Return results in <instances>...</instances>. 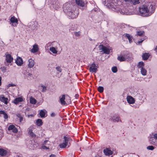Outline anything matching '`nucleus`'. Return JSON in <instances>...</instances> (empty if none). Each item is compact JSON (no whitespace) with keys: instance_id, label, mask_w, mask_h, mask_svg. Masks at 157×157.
<instances>
[{"instance_id":"1","label":"nucleus","mask_w":157,"mask_h":157,"mask_svg":"<svg viewBox=\"0 0 157 157\" xmlns=\"http://www.w3.org/2000/svg\"><path fill=\"white\" fill-rule=\"evenodd\" d=\"M155 10L154 6L151 4L150 6L144 5L140 6L138 10V14L144 17H147L151 15Z\"/></svg>"},{"instance_id":"2","label":"nucleus","mask_w":157,"mask_h":157,"mask_svg":"<svg viewBox=\"0 0 157 157\" xmlns=\"http://www.w3.org/2000/svg\"><path fill=\"white\" fill-rule=\"evenodd\" d=\"M63 8L64 12L67 13L71 18L73 19L78 17L79 13L78 10L73 5L66 3L64 5Z\"/></svg>"},{"instance_id":"3","label":"nucleus","mask_w":157,"mask_h":157,"mask_svg":"<svg viewBox=\"0 0 157 157\" xmlns=\"http://www.w3.org/2000/svg\"><path fill=\"white\" fill-rule=\"evenodd\" d=\"M109 120L113 122H119V121H121L120 120V117L119 116L116 114H115L113 115H111L110 116V118Z\"/></svg>"},{"instance_id":"4","label":"nucleus","mask_w":157,"mask_h":157,"mask_svg":"<svg viewBox=\"0 0 157 157\" xmlns=\"http://www.w3.org/2000/svg\"><path fill=\"white\" fill-rule=\"evenodd\" d=\"M98 65L96 64L94 62L90 66L89 68L90 72L92 73H96L98 71Z\"/></svg>"},{"instance_id":"5","label":"nucleus","mask_w":157,"mask_h":157,"mask_svg":"<svg viewBox=\"0 0 157 157\" xmlns=\"http://www.w3.org/2000/svg\"><path fill=\"white\" fill-rule=\"evenodd\" d=\"M99 50H102V51H101V52H103L104 53L106 54H109L110 53L109 49L103 45H99Z\"/></svg>"},{"instance_id":"6","label":"nucleus","mask_w":157,"mask_h":157,"mask_svg":"<svg viewBox=\"0 0 157 157\" xmlns=\"http://www.w3.org/2000/svg\"><path fill=\"white\" fill-rule=\"evenodd\" d=\"M10 21L12 23V25L13 26H16L18 24V21L17 18L14 16L11 17L10 19Z\"/></svg>"},{"instance_id":"7","label":"nucleus","mask_w":157,"mask_h":157,"mask_svg":"<svg viewBox=\"0 0 157 157\" xmlns=\"http://www.w3.org/2000/svg\"><path fill=\"white\" fill-rule=\"evenodd\" d=\"M126 3H130L132 5H136L140 3V0H124Z\"/></svg>"},{"instance_id":"8","label":"nucleus","mask_w":157,"mask_h":157,"mask_svg":"<svg viewBox=\"0 0 157 157\" xmlns=\"http://www.w3.org/2000/svg\"><path fill=\"white\" fill-rule=\"evenodd\" d=\"M0 101L6 105L7 104L9 101L8 98L5 97L3 94L0 95Z\"/></svg>"},{"instance_id":"9","label":"nucleus","mask_w":157,"mask_h":157,"mask_svg":"<svg viewBox=\"0 0 157 157\" xmlns=\"http://www.w3.org/2000/svg\"><path fill=\"white\" fill-rule=\"evenodd\" d=\"M9 130H12V131L15 133H17L18 132V130L17 128L13 125H10L8 128Z\"/></svg>"},{"instance_id":"10","label":"nucleus","mask_w":157,"mask_h":157,"mask_svg":"<svg viewBox=\"0 0 157 157\" xmlns=\"http://www.w3.org/2000/svg\"><path fill=\"white\" fill-rule=\"evenodd\" d=\"M23 101V98L22 97L16 98L14 99L12 102L16 105H17L19 102H22Z\"/></svg>"},{"instance_id":"11","label":"nucleus","mask_w":157,"mask_h":157,"mask_svg":"<svg viewBox=\"0 0 157 157\" xmlns=\"http://www.w3.org/2000/svg\"><path fill=\"white\" fill-rule=\"evenodd\" d=\"M127 101L130 104H134L135 102L134 99L130 96H128L127 97Z\"/></svg>"},{"instance_id":"12","label":"nucleus","mask_w":157,"mask_h":157,"mask_svg":"<svg viewBox=\"0 0 157 157\" xmlns=\"http://www.w3.org/2000/svg\"><path fill=\"white\" fill-rule=\"evenodd\" d=\"M15 63L17 65L21 66L23 63V61L21 58L18 57L17 58Z\"/></svg>"},{"instance_id":"13","label":"nucleus","mask_w":157,"mask_h":157,"mask_svg":"<svg viewBox=\"0 0 157 157\" xmlns=\"http://www.w3.org/2000/svg\"><path fill=\"white\" fill-rule=\"evenodd\" d=\"M104 153L106 155L109 156L113 154L112 151L109 149L106 148L104 149L103 151Z\"/></svg>"},{"instance_id":"14","label":"nucleus","mask_w":157,"mask_h":157,"mask_svg":"<svg viewBox=\"0 0 157 157\" xmlns=\"http://www.w3.org/2000/svg\"><path fill=\"white\" fill-rule=\"evenodd\" d=\"M6 60L7 62L11 63L13 60V58L10 54H8L6 55Z\"/></svg>"},{"instance_id":"15","label":"nucleus","mask_w":157,"mask_h":157,"mask_svg":"<svg viewBox=\"0 0 157 157\" xmlns=\"http://www.w3.org/2000/svg\"><path fill=\"white\" fill-rule=\"evenodd\" d=\"M39 50L38 46L37 44H35L33 46V48L31 50V52L32 53H35L37 52Z\"/></svg>"},{"instance_id":"16","label":"nucleus","mask_w":157,"mask_h":157,"mask_svg":"<svg viewBox=\"0 0 157 157\" xmlns=\"http://www.w3.org/2000/svg\"><path fill=\"white\" fill-rule=\"evenodd\" d=\"M150 56V54L149 53H145L143 54L142 55V58L143 60H146L148 59Z\"/></svg>"},{"instance_id":"17","label":"nucleus","mask_w":157,"mask_h":157,"mask_svg":"<svg viewBox=\"0 0 157 157\" xmlns=\"http://www.w3.org/2000/svg\"><path fill=\"white\" fill-rule=\"evenodd\" d=\"M76 4L78 6L81 7H83L85 5L84 2L82 0H76Z\"/></svg>"},{"instance_id":"18","label":"nucleus","mask_w":157,"mask_h":157,"mask_svg":"<svg viewBox=\"0 0 157 157\" xmlns=\"http://www.w3.org/2000/svg\"><path fill=\"white\" fill-rule=\"evenodd\" d=\"M28 66L29 68H32L33 67L34 65V61L32 58L29 59L28 60Z\"/></svg>"},{"instance_id":"19","label":"nucleus","mask_w":157,"mask_h":157,"mask_svg":"<svg viewBox=\"0 0 157 157\" xmlns=\"http://www.w3.org/2000/svg\"><path fill=\"white\" fill-rule=\"evenodd\" d=\"M117 59L120 62L125 61L126 60L125 55H124V56H123L122 55H121L120 56H118Z\"/></svg>"},{"instance_id":"20","label":"nucleus","mask_w":157,"mask_h":157,"mask_svg":"<svg viewBox=\"0 0 157 157\" xmlns=\"http://www.w3.org/2000/svg\"><path fill=\"white\" fill-rule=\"evenodd\" d=\"M65 97L66 95L64 94L63 95L62 97L60 98V103L62 105H65L66 104V102L65 101Z\"/></svg>"},{"instance_id":"21","label":"nucleus","mask_w":157,"mask_h":157,"mask_svg":"<svg viewBox=\"0 0 157 157\" xmlns=\"http://www.w3.org/2000/svg\"><path fill=\"white\" fill-rule=\"evenodd\" d=\"M7 153V151L3 148H0V155L2 156L6 155Z\"/></svg>"},{"instance_id":"22","label":"nucleus","mask_w":157,"mask_h":157,"mask_svg":"<svg viewBox=\"0 0 157 157\" xmlns=\"http://www.w3.org/2000/svg\"><path fill=\"white\" fill-rule=\"evenodd\" d=\"M154 137H151L149 139V141L151 144L153 145H156L157 146V144H156L155 141H154Z\"/></svg>"},{"instance_id":"23","label":"nucleus","mask_w":157,"mask_h":157,"mask_svg":"<svg viewBox=\"0 0 157 157\" xmlns=\"http://www.w3.org/2000/svg\"><path fill=\"white\" fill-rule=\"evenodd\" d=\"M33 24H32V25H30V26H31V28L33 30H35L37 28V25H38V24L37 22H33Z\"/></svg>"},{"instance_id":"24","label":"nucleus","mask_w":157,"mask_h":157,"mask_svg":"<svg viewBox=\"0 0 157 157\" xmlns=\"http://www.w3.org/2000/svg\"><path fill=\"white\" fill-rule=\"evenodd\" d=\"M28 133L32 138H35L36 136V134L33 132L31 129L29 130Z\"/></svg>"},{"instance_id":"25","label":"nucleus","mask_w":157,"mask_h":157,"mask_svg":"<svg viewBox=\"0 0 157 157\" xmlns=\"http://www.w3.org/2000/svg\"><path fill=\"white\" fill-rule=\"evenodd\" d=\"M124 55H125L126 60V59L130 60L132 59V55L131 53H128Z\"/></svg>"},{"instance_id":"26","label":"nucleus","mask_w":157,"mask_h":157,"mask_svg":"<svg viewBox=\"0 0 157 157\" xmlns=\"http://www.w3.org/2000/svg\"><path fill=\"white\" fill-rule=\"evenodd\" d=\"M42 120L41 119H38L36 120V124L38 126H40L43 124Z\"/></svg>"},{"instance_id":"27","label":"nucleus","mask_w":157,"mask_h":157,"mask_svg":"<svg viewBox=\"0 0 157 157\" xmlns=\"http://www.w3.org/2000/svg\"><path fill=\"white\" fill-rule=\"evenodd\" d=\"M70 139L69 137H66L64 136L63 137V143L68 144L69 139Z\"/></svg>"},{"instance_id":"28","label":"nucleus","mask_w":157,"mask_h":157,"mask_svg":"<svg viewBox=\"0 0 157 157\" xmlns=\"http://www.w3.org/2000/svg\"><path fill=\"white\" fill-rule=\"evenodd\" d=\"M125 36L128 39L129 42L130 43L132 42V36H131L129 34H125Z\"/></svg>"},{"instance_id":"29","label":"nucleus","mask_w":157,"mask_h":157,"mask_svg":"<svg viewBox=\"0 0 157 157\" xmlns=\"http://www.w3.org/2000/svg\"><path fill=\"white\" fill-rule=\"evenodd\" d=\"M30 103L33 104H35L36 103V100L34 98L31 97L30 99Z\"/></svg>"},{"instance_id":"30","label":"nucleus","mask_w":157,"mask_h":157,"mask_svg":"<svg viewBox=\"0 0 157 157\" xmlns=\"http://www.w3.org/2000/svg\"><path fill=\"white\" fill-rule=\"evenodd\" d=\"M147 71L144 68H142L141 70V73L143 75H147Z\"/></svg>"},{"instance_id":"31","label":"nucleus","mask_w":157,"mask_h":157,"mask_svg":"<svg viewBox=\"0 0 157 157\" xmlns=\"http://www.w3.org/2000/svg\"><path fill=\"white\" fill-rule=\"evenodd\" d=\"M144 65V62L142 61L138 63V68H143V67Z\"/></svg>"},{"instance_id":"32","label":"nucleus","mask_w":157,"mask_h":157,"mask_svg":"<svg viewBox=\"0 0 157 157\" xmlns=\"http://www.w3.org/2000/svg\"><path fill=\"white\" fill-rule=\"evenodd\" d=\"M16 116L19 118L20 122H21L23 120V117L20 113L17 114Z\"/></svg>"},{"instance_id":"33","label":"nucleus","mask_w":157,"mask_h":157,"mask_svg":"<svg viewBox=\"0 0 157 157\" xmlns=\"http://www.w3.org/2000/svg\"><path fill=\"white\" fill-rule=\"evenodd\" d=\"M104 90V89L103 87L101 86H99L98 88V91L100 93H102L103 92Z\"/></svg>"},{"instance_id":"34","label":"nucleus","mask_w":157,"mask_h":157,"mask_svg":"<svg viewBox=\"0 0 157 157\" xmlns=\"http://www.w3.org/2000/svg\"><path fill=\"white\" fill-rule=\"evenodd\" d=\"M50 51L52 52L53 53L56 54L57 53V51L54 47H52L50 48Z\"/></svg>"},{"instance_id":"35","label":"nucleus","mask_w":157,"mask_h":157,"mask_svg":"<svg viewBox=\"0 0 157 157\" xmlns=\"http://www.w3.org/2000/svg\"><path fill=\"white\" fill-rule=\"evenodd\" d=\"M67 144L63 142V143L60 144L59 145V146L61 148H64L66 147L67 146Z\"/></svg>"},{"instance_id":"36","label":"nucleus","mask_w":157,"mask_h":157,"mask_svg":"<svg viewBox=\"0 0 157 157\" xmlns=\"http://www.w3.org/2000/svg\"><path fill=\"white\" fill-rule=\"evenodd\" d=\"M40 115L41 117H44L45 116V113L43 110H41L40 112Z\"/></svg>"},{"instance_id":"37","label":"nucleus","mask_w":157,"mask_h":157,"mask_svg":"<svg viewBox=\"0 0 157 157\" xmlns=\"http://www.w3.org/2000/svg\"><path fill=\"white\" fill-rule=\"evenodd\" d=\"M112 71L114 73H116L117 71V69L116 67H113L112 68Z\"/></svg>"},{"instance_id":"38","label":"nucleus","mask_w":157,"mask_h":157,"mask_svg":"<svg viewBox=\"0 0 157 157\" xmlns=\"http://www.w3.org/2000/svg\"><path fill=\"white\" fill-rule=\"evenodd\" d=\"M144 33V31H138L137 32V35L140 36H142Z\"/></svg>"},{"instance_id":"39","label":"nucleus","mask_w":157,"mask_h":157,"mask_svg":"<svg viewBox=\"0 0 157 157\" xmlns=\"http://www.w3.org/2000/svg\"><path fill=\"white\" fill-rule=\"evenodd\" d=\"M155 148V147H153L152 146H149L147 147V149L151 150H153Z\"/></svg>"},{"instance_id":"40","label":"nucleus","mask_w":157,"mask_h":157,"mask_svg":"<svg viewBox=\"0 0 157 157\" xmlns=\"http://www.w3.org/2000/svg\"><path fill=\"white\" fill-rule=\"evenodd\" d=\"M40 86L41 87H42V92H44V91H45L46 90V87L44 86L43 85H40Z\"/></svg>"},{"instance_id":"41","label":"nucleus","mask_w":157,"mask_h":157,"mask_svg":"<svg viewBox=\"0 0 157 157\" xmlns=\"http://www.w3.org/2000/svg\"><path fill=\"white\" fill-rule=\"evenodd\" d=\"M1 69L2 71L6 72V67H2L1 68Z\"/></svg>"},{"instance_id":"42","label":"nucleus","mask_w":157,"mask_h":157,"mask_svg":"<svg viewBox=\"0 0 157 157\" xmlns=\"http://www.w3.org/2000/svg\"><path fill=\"white\" fill-rule=\"evenodd\" d=\"M56 69L57 71H58L60 72H61L62 69H61L60 67L59 66L57 67H56Z\"/></svg>"},{"instance_id":"43","label":"nucleus","mask_w":157,"mask_h":157,"mask_svg":"<svg viewBox=\"0 0 157 157\" xmlns=\"http://www.w3.org/2000/svg\"><path fill=\"white\" fill-rule=\"evenodd\" d=\"M80 32L78 31L75 33V35L77 36H80Z\"/></svg>"},{"instance_id":"44","label":"nucleus","mask_w":157,"mask_h":157,"mask_svg":"<svg viewBox=\"0 0 157 157\" xmlns=\"http://www.w3.org/2000/svg\"><path fill=\"white\" fill-rule=\"evenodd\" d=\"M45 145H44L43 144H42V146L41 147L42 149H48L49 147H46L45 146Z\"/></svg>"},{"instance_id":"45","label":"nucleus","mask_w":157,"mask_h":157,"mask_svg":"<svg viewBox=\"0 0 157 157\" xmlns=\"http://www.w3.org/2000/svg\"><path fill=\"white\" fill-rule=\"evenodd\" d=\"M16 85L14 84H13L12 83H10L8 84V87H10L11 86H15Z\"/></svg>"},{"instance_id":"46","label":"nucleus","mask_w":157,"mask_h":157,"mask_svg":"<svg viewBox=\"0 0 157 157\" xmlns=\"http://www.w3.org/2000/svg\"><path fill=\"white\" fill-rule=\"evenodd\" d=\"M3 115H4L3 117L5 119H8V115L6 113L5 114H4Z\"/></svg>"},{"instance_id":"47","label":"nucleus","mask_w":157,"mask_h":157,"mask_svg":"<svg viewBox=\"0 0 157 157\" xmlns=\"http://www.w3.org/2000/svg\"><path fill=\"white\" fill-rule=\"evenodd\" d=\"M55 116H56V114L54 112L50 114L51 117H55Z\"/></svg>"},{"instance_id":"48","label":"nucleus","mask_w":157,"mask_h":157,"mask_svg":"<svg viewBox=\"0 0 157 157\" xmlns=\"http://www.w3.org/2000/svg\"><path fill=\"white\" fill-rule=\"evenodd\" d=\"M48 142H49L48 140H45L44 141L43 144L44 145H46V143Z\"/></svg>"},{"instance_id":"49","label":"nucleus","mask_w":157,"mask_h":157,"mask_svg":"<svg viewBox=\"0 0 157 157\" xmlns=\"http://www.w3.org/2000/svg\"><path fill=\"white\" fill-rule=\"evenodd\" d=\"M6 112H5L4 111L1 110L0 111V114H2L3 115L6 113Z\"/></svg>"},{"instance_id":"50","label":"nucleus","mask_w":157,"mask_h":157,"mask_svg":"<svg viewBox=\"0 0 157 157\" xmlns=\"http://www.w3.org/2000/svg\"><path fill=\"white\" fill-rule=\"evenodd\" d=\"M154 138L157 140V133L153 135Z\"/></svg>"},{"instance_id":"51","label":"nucleus","mask_w":157,"mask_h":157,"mask_svg":"<svg viewBox=\"0 0 157 157\" xmlns=\"http://www.w3.org/2000/svg\"><path fill=\"white\" fill-rule=\"evenodd\" d=\"M79 97V95L78 94H76L75 95V97L76 98L78 99Z\"/></svg>"},{"instance_id":"52","label":"nucleus","mask_w":157,"mask_h":157,"mask_svg":"<svg viewBox=\"0 0 157 157\" xmlns=\"http://www.w3.org/2000/svg\"><path fill=\"white\" fill-rule=\"evenodd\" d=\"M49 157H56V155H55L51 154L50 155Z\"/></svg>"},{"instance_id":"53","label":"nucleus","mask_w":157,"mask_h":157,"mask_svg":"<svg viewBox=\"0 0 157 157\" xmlns=\"http://www.w3.org/2000/svg\"><path fill=\"white\" fill-rule=\"evenodd\" d=\"M155 51L157 53V46H155V47L154 49Z\"/></svg>"},{"instance_id":"54","label":"nucleus","mask_w":157,"mask_h":157,"mask_svg":"<svg viewBox=\"0 0 157 157\" xmlns=\"http://www.w3.org/2000/svg\"><path fill=\"white\" fill-rule=\"evenodd\" d=\"M2 78L0 76V86L1 85Z\"/></svg>"},{"instance_id":"55","label":"nucleus","mask_w":157,"mask_h":157,"mask_svg":"<svg viewBox=\"0 0 157 157\" xmlns=\"http://www.w3.org/2000/svg\"><path fill=\"white\" fill-rule=\"evenodd\" d=\"M143 41V40H141V41H138V43H140L142 42Z\"/></svg>"},{"instance_id":"56","label":"nucleus","mask_w":157,"mask_h":157,"mask_svg":"<svg viewBox=\"0 0 157 157\" xmlns=\"http://www.w3.org/2000/svg\"><path fill=\"white\" fill-rule=\"evenodd\" d=\"M66 95L67 96H68V97L69 98V96H68L67 95V94H66Z\"/></svg>"},{"instance_id":"57","label":"nucleus","mask_w":157,"mask_h":157,"mask_svg":"<svg viewBox=\"0 0 157 157\" xmlns=\"http://www.w3.org/2000/svg\"><path fill=\"white\" fill-rule=\"evenodd\" d=\"M31 75V74H29V75Z\"/></svg>"}]
</instances>
